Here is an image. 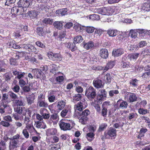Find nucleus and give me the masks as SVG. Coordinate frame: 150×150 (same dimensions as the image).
Returning a JSON list of instances; mask_svg holds the SVG:
<instances>
[{
    "label": "nucleus",
    "instance_id": "obj_35",
    "mask_svg": "<svg viewBox=\"0 0 150 150\" xmlns=\"http://www.w3.org/2000/svg\"><path fill=\"white\" fill-rule=\"evenodd\" d=\"M104 97L103 96H102L100 94H98L97 95H96V97L95 99L93 101H94L95 103H98L99 101V103L100 102V101H102L103 100Z\"/></svg>",
    "mask_w": 150,
    "mask_h": 150
},
{
    "label": "nucleus",
    "instance_id": "obj_53",
    "mask_svg": "<svg viewBox=\"0 0 150 150\" xmlns=\"http://www.w3.org/2000/svg\"><path fill=\"white\" fill-rule=\"evenodd\" d=\"M94 134L93 132H90L87 133V138L88 140H92L94 138Z\"/></svg>",
    "mask_w": 150,
    "mask_h": 150
},
{
    "label": "nucleus",
    "instance_id": "obj_63",
    "mask_svg": "<svg viewBox=\"0 0 150 150\" xmlns=\"http://www.w3.org/2000/svg\"><path fill=\"white\" fill-rule=\"evenodd\" d=\"M94 30L93 27H88L86 28V31L88 33H91L93 32Z\"/></svg>",
    "mask_w": 150,
    "mask_h": 150
},
{
    "label": "nucleus",
    "instance_id": "obj_51",
    "mask_svg": "<svg viewBox=\"0 0 150 150\" xmlns=\"http://www.w3.org/2000/svg\"><path fill=\"white\" fill-rule=\"evenodd\" d=\"M137 114L136 113L132 112L129 113L128 118L129 120H131L134 118H137Z\"/></svg>",
    "mask_w": 150,
    "mask_h": 150
},
{
    "label": "nucleus",
    "instance_id": "obj_54",
    "mask_svg": "<svg viewBox=\"0 0 150 150\" xmlns=\"http://www.w3.org/2000/svg\"><path fill=\"white\" fill-rule=\"evenodd\" d=\"M138 112L139 114L145 115L148 113V110L146 109H144L143 108H140L138 110Z\"/></svg>",
    "mask_w": 150,
    "mask_h": 150
},
{
    "label": "nucleus",
    "instance_id": "obj_30",
    "mask_svg": "<svg viewBox=\"0 0 150 150\" xmlns=\"http://www.w3.org/2000/svg\"><path fill=\"white\" fill-rule=\"evenodd\" d=\"M24 109H25V107L17 106L14 108V111L17 113L24 115L25 114L24 113H23V111Z\"/></svg>",
    "mask_w": 150,
    "mask_h": 150
},
{
    "label": "nucleus",
    "instance_id": "obj_40",
    "mask_svg": "<svg viewBox=\"0 0 150 150\" xmlns=\"http://www.w3.org/2000/svg\"><path fill=\"white\" fill-rule=\"evenodd\" d=\"M89 18L92 20H98L100 18L99 15L96 14H93L89 15Z\"/></svg>",
    "mask_w": 150,
    "mask_h": 150
},
{
    "label": "nucleus",
    "instance_id": "obj_48",
    "mask_svg": "<svg viewBox=\"0 0 150 150\" xmlns=\"http://www.w3.org/2000/svg\"><path fill=\"white\" fill-rule=\"evenodd\" d=\"M43 28L42 27H38L36 29V32L40 36H43V34L44 33Z\"/></svg>",
    "mask_w": 150,
    "mask_h": 150
},
{
    "label": "nucleus",
    "instance_id": "obj_29",
    "mask_svg": "<svg viewBox=\"0 0 150 150\" xmlns=\"http://www.w3.org/2000/svg\"><path fill=\"white\" fill-rule=\"evenodd\" d=\"M67 47L72 52H73L76 50V47L75 43L69 42L67 43Z\"/></svg>",
    "mask_w": 150,
    "mask_h": 150
},
{
    "label": "nucleus",
    "instance_id": "obj_57",
    "mask_svg": "<svg viewBox=\"0 0 150 150\" xmlns=\"http://www.w3.org/2000/svg\"><path fill=\"white\" fill-rule=\"evenodd\" d=\"M19 79V84L21 87H23L26 84L25 81L23 78L18 79Z\"/></svg>",
    "mask_w": 150,
    "mask_h": 150
},
{
    "label": "nucleus",
    "instance_id": "obj_34",
    "mask_svg": "<svg viewBox=\"0 0 150 150\" xmlns=\"http://www.w3.org/2000/svg\"><path fill=\"white\" fill-rule=\"evenodd\" d=\"M12 115L13 117L16 120H21L23 117V115H22L17 112L13 113Z\"/></svg>",
    "mask_w": 150,
    "mask_h": 150
},
{
    "label": "nucleus",
    "instance_id": "obj_21",
    "mask_svg": "<svg viewBox=\"0 0 150 150\" xmlns=\"http://www.w3.org/2000/svg\"><path fill=\"white\" fill-rule=\"evenodd\" d=\"M118 31L115 29H109L107 31V34L110 37H113L117 35Z\"/></svg>",
    "mask_w": 150,
    "mask_h": 150
},
{
    "label": "nucleus",
    "instance_id": "obj_10",
    "mask_svg": "<svg viewBox=\"0 0 150 150\" xmlns=\"http://www.w3.org/2000/svg\"><path fill=\"white\" fill-rule=\"evenodd\" d=\"M110 102L105 101L104 102L102 105V108L101 111V115L104 117L106 116L107 110V108L108 106L110 105Z\"/></svg>",
    "mask_w": 150,
    "mask_h": 150
},
{
    "label": "nucleus",
    "instance_id": "obj_62",
    "mask_svg": "<svg viewBox=\"0 0 150 150\" xmlns=\"http://www.w3.org/2000/svg\"><path fill=\"white\" fill-rule=\"evenodd\" d=\"M137 30V32H138L139 33L142 34L144 33V34H148L149 31L148 30H145L143 29H138Z\"/></svg>",
    "mask_w": 150,
    "mask_h": 150
},
{
    "label": "nucleus",
    "instance_id": "obj_37",
    "mask_svg": "<svg viewBox=\"0 0 150 150\" xmlns=\"http://www.w3.org/2000/svg\"><path fill=\"white\" fill-rule=\"evenodd\" d=\"M38 103H39V106L41 107H47L48 105V103L45 101V99L40 100L38 101Z\"/></svg>",
    "mask_w": 150,
    "mask_h": 150
},
{
    "label": "nucleus",
    "instance_id": "obj_59",
    "mask_svg": "<svg viewBox=\"0 0 150 150\" xmlns=\"http://www.w3.org/2000/svg\"><path fill=\"white\" fill-rule=\"evenodd\" d=\"M18 28L22 32L28 31V26L21 25L19 26Z\"/></svg>",
    "mask_w": 150,
    "mask_h": 150
},
{
    "label": "nucleus",
    "instance_id": "obj_41",
    "mask_svg": "<svg viewBox=\"0 0 150 150\" xmlns=\"http://www.w3.org/2000/svg\"><path fill=\"white\" fill-rule=\"evenodd\" d=\"M57 133V130L55 129H48L47 133V135H54Z\"/></svg>",
    "mask_w": 150,
    "mask_h": 150
},
{
    "label": "nucleus",
    "instance_id": "obj_49",
    "mask_svg": "<svg viewBox=\"0 0 150 150\" xmlns=\"http://www.w3.org/2000/svg\"><path fill=\"white\" fill-rule=\"evenodd\" d=\"M43 22L46 24L51 25L53 22V19L50 18H45L42 21Z\"/></svg>",
    "mask_w": 150,
    "mask_h": 150
},
{
    "label": "nucleus",
    "instance_id": "obj_45",
    "mask_svg": "<svg viewBox=\"0 0 150 150\" xmlns=\"http://www.w3.org/2000/svg\"><path fill=\"white\" fill-rule=\"evenodd\" d=\"M138 80L136 79H132L130 81L129 83L131 85L136 88L138 86Z\"/></svg>",
    "mask_w": 150,
    "mask_h": 150
},
{
    "label": "nucleus",
    "instance_id": "obj_31",
    "mask_svg": "<svg viewBox=\"0 0 150 150\" xmlns=\"http://www.w3.org/2000/svg\"><path fill=\"white\" fill-rule=\"evenodd\" d=\"M31 127L30 125H28V126H26L25 128L23 129V134L25 137L26 138L28 139L29 137V134L27 131V129H30Z\"/></svg>",
    "mask_w": 150,
    "mask_h": 150
},
{
    "label": "nucleus",
    "instance_id": "obj_25",
    "mask_svg": "<svg viewBox=\"0 0 150 150\" xmlns=\"http://www.w3.org/2000/svg\"><path fill=\"white\" fill-rule=\"evenodd\" d=\"M115 63L116 62L115 60L109 62L104 67V71H106L109 69L112 68L115 65Z\"/></svg>",
    "mask_w": 150,
    "mask_h": 150
},
{
    "label": "nucleus",
    "instance_id": "obj_15",
    "mask_svg": "<svg viewBox=\"0 0 150 150\" xmlns=\"http://www.w3.org/2000/svg\"><path fill=\"white\" fill-rule=\"evenodd\" d=\"M99 55L103 59L107 58L109 55L108 50L105 48L100 49L99 51Z\"/></svg>",
    "mask_w": 150,
    "mask_h": 150
},
{
    "label": "nucleus",
    "instance_id": "obj_5",
    "mask_svg": "<svg viewBox=\"0 0 150 150\" xmlns=\"http://www.w3.org/2000/svg\"><path fill=\"white\" fill-rule=\"evenodd\" d=\"M47 55L49 58L53 61H60L62 59V56L59 53H53L52 52H49L47 53Z\"/></svg>",
    "mask_w": 150,
    "mask_h": 150
},
{
    "label": "nucleus",
    "instance_id": "obj_52",
    "mask_svg": "<svg viewBox=\"0 0 150 150\" xmlns=\"http://www.w3.org/2000/svg\"><path fill=\"white\" fill-rule=\"evenodd\" d=\"M111 77L110 74L108 73L104 76V79L106 81L110 82L111 81Z\"/></svg>",
    "mask_w": 150,
    "mask_h": 150
},
{
    "label": "nucleus",
    "instance_id": "obj_14",
    "mask_svg": "<svg viewBox=\"0 0 150 150\" xmlns=\"http://www.w3.org/2000/svg\"><path fill=\"white\" fill-rule=\"evenodd\" d=\"M56 92L53 90H51L48 91L47 97L50 102H54L56 100L55 96L54 95Z\"/></svg>",
    "mask_w": 150,
    "mask_h": 150
},
{
    "label": "nucleus",
    "instance_id": "obj_47",
    "mask_svg": "<svg viewBox=\"0 0 150 150\" xmlns=\"http://www.w3.org/2000/svg\"><path fill=\"white\" fill-rule=\"evenodd\" d=\"M39 11H41L42 10L44 11H48L49 8L47 6H45L43 5H40L38 6Z\"/></svg>",
    "mask_w": 150,
    "mask_h": 150
},
{
    "label": "nucleus",
    "instance_id": "obj_42",
    "mask_svg": "<svg viewBox=\"0 0 150 150\" xmlns=\"http://www.w3.org/2000/svg\"><path fill=\"white\" fill-rule=\"evenodd\" d=\"M83 40V38L81 35H77L74 38V41L77 43L81 42Z\"/></svg>",
    "mask_w": 150,
    "mask_h": 150
},
{
    "label": "nucleus",
    "instance_id": "obj_38",
    "mask_svg": "<svg viewBox=\"0 0 150 150\" xmlns=\"http://www.w3.org/2000/svg\"><path fill=\"white\" fill-rule=\"evenodd\" d=\"M143 8L146 11H149L150 10V3L147 1L143 5Z\"/></svg>",
    "mask_w": 150,
    "mask_h": 150
},
{
    "label": "nucleus",
    "instance_id": "obj_16",
    "mask_svg": "<svg viewBox=\"0 0 150 150\" xmlns=\"http://www.w3.org/2000/svg\"><path fill=\"white\" fill-rule=\"evenodd\" d=\"M12 73L13 75L16 76L15 79H17L23 78L26 74L25 73L21 72V71H17L16 70H13Z\"/></svg>",
    "mask_w": 150,
    "mask_h": 150
},
{
    "label": "nucleus",
    "instance_id": "obj_26",
    "mask_svg": "<svg viewBox=\"0 0 150 150\" xmlns=\"http://www.w3.org/2000/svg\"><path fill=\"white\" fill-rule=\"evenodd\" d=\"M111 9L110 7H103L99 9V12L102 15H106L107 13H109Z\"/></svg>",
    "mask_w": 150,
    "mask_h": 150
},
{
    "label": "nucleus",
    "instance_id": "obj_7",
    "mask_svg": "<svg viewBox=\"0 0 150 150\" xmlns=\"http://www.w3.org/2000/svg\"><path fill=\"white\" fill-rule=\"evenodd\" d=\"M105 132L106 136L109 139L110 137H113L115 138L116 136V130L115 129L112 127H110L107 130L105 131Z\"/></svg>",
    "mask_w": 150,
    "mask_h": 150
},
{
    "label": "nucleus",
    "instance_id": "obj_9",
    "mask_svg": "<svg viewBox=\"0 0 150 150\" xmlns=\"http://www.w3.org/2000/svg\"><path fill=\"white\" fill-rule=\"evenodd\" d=\"M128 103L126 101H124L122 99H119L117 102V104L115 105L117 107V109H125L128 107Z\"/></svg>",
    "mask_w": 150,
    "mask_h": 150
},
{
    "label": "nucleus",
    "instance_id": "obj_6",
    "mask_svg": "<svg viewBox=\"0 0 150 150\" xmlns=\"http://www.w3.org/2000/svg\"><path fill=\"white\" fill-rule=\"evenodd\" d=\"M61 129L64 131L70 130L72 127L70 124L67 122L65 120H62L59 122Z\"/></svg>",
    "mask_w": 150,
    "mask_h": 150
},
{
    "label": "nucleus",
    "instance_id": "obj_13",
    "mask_svg": "<svg viewBox=\"0 0 150 150\" xmlns=\"http://www.w3.org/2000/svg\"><path fill=\"white\" fill-rule=\"evenodd\" d=\"M124 53V50L122 48H119L115 49L112 51V56L114 57H117L121 56Z\"/></svg>",
    "mask_w": 150,
    "mask_h": 150
},
{
    "label": "nucleus",
    "instance_id": "obj_32",
    "mask_svg": "<svg viewBox=\"0 0 150 150\" xmlns=\"http://www.w3.org/2000/svg\"><path fill=\"white\" fill-rule=\"evenodd\" d=\"M70 112V110L68 108H65L64 109H62L60 113V115L62 117H64L68 114H69Z\"/></svg>",
    "mask_w": 150,
    "mask_h": 150
},
{
    "label": "nucleus",
    "instance_id": "obj_3",
    "mask_svg": "<svg viewBox=\"0 0 150 150\" xmlns=\"http://www.w3.org/2000/svg\"><path fill=\"white\" fill-rule=\"evenodd\" d=\"M90 114V111L87 109H86L83 111L82 112H79V122L82 124H85V122L88 119V116Z\"/></svg>",
    "mask_w": 150,
    "mask_h": 150
},
{
    "label": "nucleus",
    "instance_id": "obj_39",
    "mask_svg": "<svg viewBox=\"0 0 150 150\" xmlns=\"http://www.w3.org/2000/svg\"><path fill=\"white\" fill-rule=\"evenodd\" d=\"M15 102L17 106H24L25 105V104L23 100H16Z\"/></svg>",
    "mask_w": 150,
    "mask_h": 150
},
{
    "label": "nucleus",
    "instance_id": "obj_61",
    "mask_svg": "<svg viewBox=\"0 0 150 150\" xmlns=\"http://www.w3.org/2000/svg\"><path fill=\"white\" fill-rule=\"evenodd\" d=\"M6 102L7 101H6V100L2 99L1 100V103L0 104L1 106L4 108H6L7 106V105L6 103Z\"/></svg>",
    "mask_w": 150,
    "mask_h": 150
},
{
    "label": "nucleus",
    "instance_id": "obj_23",
    "mask_svg": "<svg viewBox=\"0 0 150 150\" xmlns=\"http://www.w3.org/2000/svg\"><path fill=\"white\" fill-rule=\"evenodd\" d=\"M68 10L67 8H63L56 11V14L57 16H63L67 14Z\"/></svg>",
    "mask_w": 150,
    "mask_h": 150
},
{
    "label": "nucleus",
    "instance_id": "obj_44",
    "mask_svg": "<svg viewBox=\"0 0 150 150\" xmlns=\"http://www.w3.org/2000/svg\"><path fill=\"white\" fill-rule=\"evenodd\" d=\"M12 76V74L9 72L6 73L4 75L5 79L7 81L11 80Z\"/></svg>",
    "mask_w": 150,
    "mask_h": 150
},
{
    "label": "nucleus",
    "instance_id": "obj_58",
    "mask_svg": "<svg viewBox=\"0 0 150 150\" xmlns=\"http://www.w3.org/2000/svg\"><path fill=\"white\" fill-rule=\"evenodd\" d=\"M146 44L147 43L146 41H142L138 44L137 45V46L138 47H142L146 46Z\"/></svg>",
    "mask_w": 150,
    "mask_h": 150
},
{
    "label": "nucleus",
    "instance_id": "obj_24",
    "mask_svg": "<svg viewBox=\"0 0 150 150\" xmlns=\"http://www.w3.org/2000/svg\"><path fill=\"white\" fill-rule=\"evenodd\" d=\"M139 53H133L129 54L126 58L129 60L130 61L132 60H136L137 59L139 55Z\"/></svg>",
    "mask_w": 150,
    "mask_h": 150
},
{
    "label": "nucleus",
    "instance_id": "obj_43",
    "mask_svg": "<svg viewBox=\"0 0 150 150\" xmlns=\"http://www.w3.org/2000/svg\"><path fill=\"white\" fill-rule=\"evenodd\" d=\"M66 35V34L65 32L64 31H62L60 32L59 37V40L62 41H64Z\"/></svg>",
    "mask_w": 150,
    "mask_h": 150
},
{
    "label": "nucleus",
    "instance_id": "obj_46",
    "mask_svg": "<svg viewBox=\"0 0 150 150\" xmlns=\"http://www.w3.org/2000/svg\"><path fill=\"white\" fill-rule=\"evenodd\" d=\"M91 69L93 70L96 71L104 70V67L99 65H93L91 67Z\"/></svg>",
    "mask_w": 150,
    "mask_h": 150
},
{
    "label": "nucleus",
    "instance_id": "obj_2",
    "mask_svg": "<svg viewBox=\"0 0 150 150\" xmlns=\"http://www.w3.org/2000/svg\"><path fill=\"white\" fill-rule=\"evenodd\" d=\"M32 4V0H20L18 3V6L21 8V11L18 15H22L23 12H24L23 8L28 7Z\"/></svg>",
    "mask_w": 150,
    "mask_h": 150
},
{
    "label": "nucleus",
    "instance_id": "obj_56",
    "mask_svg": "<svg viewBox=\"0 0 150 150\" xmlns=\"http://www.w3.org/2000/svg\"><path fill=\"white\" fill-rule=\"evenodd\" d=\"M81 98V94H76L74 96V100L76 101H78L80 100Z\"/></svg>",
    "mask_w": 150,
    "mask_h": 150
},
{
    "label": "nucleus",
    "instance_id": "obj_4",
    "mask_svg": "<svg viewBox=\"0 0 150 150\" xmlns=\"http://www.w3.org/2000/svg\"><path fill=\"white\" fill-rule=\"evenodd\" d=\"M31 72L35 78L41 80H44L45 79V74L40 69L36 68L33 69L32 70Z\"/></svg>",
    "mask_w": 150,
    "mask_h": 150
},
{
    "label": "nucleus",
    "instance_id": "obj_27",
    "mask_svg": "<svg viewBox=\"0 0 150 150\" xmlns=\"http://www.w3.org/2000/svg\"><path fill=\"white\" fill-rule=\"evenodd\" d=\"M63 22L62 21H55L54 22L53 25L55 28L61 30L63 26Z\"/></svg>",
    "mask_w": 150,
    "mask_h": 150
},
{
    "label": "nucleus",
    "instance_id": "obj_12",
    "mask_svg": "<svg viewBox=\"0 0 150 150\" xmlns=\"http://www.w3.org/2000/svg\"><path fill=\"white\" fill-rule=\"evenodd\" d=\"M93 84L94 86L97 88H103L104 86V84L103 81L98 79L94 80Z\"/></svg>",
    "mask_w": 150,
    "mask_h": 150
},
{
    "label": "nucleus",
    "instance_id": "obj_1",
    "mask_svg": "<svg viewBox=\"0 0 150 150\" xmlns=\"http://www.w3.org/2000/svg\"><path fill=\"white\" fill-rule=\"evenodd\" d=\"M85 95L90 100L93 101L96 96V90L91 86L87 88Z\"/></svg>",
    "mask_w": 150,
    "mask_h": 150
},
{
    "label": "nucleus",
    "instance_id": "obj_64",
    "mask_svg": "<svg viewBox=\"0 0 150 150\" xmlns=\"http://www.w3.org/2000/svg\"><path fill=\"white\" fill-rule=\"evenodd\" d=\"M124 37L121 34L118 35L116 38V40L119 41H122L124 40Z\"/></svg>",
    "mask_w": 150,
    "mask_h": 150
},
{
    "label": "nucleus",
    "instance_id": "obj_33",
    "mask_svg": "<svg viewBox=\"0 0 150 150\" xmlns=\"http://www.w3.org/2000/svg\"><path fill=\"white\" fill-rule=\"evenodd\" d=\"M8 95L13 101H15L18 98L17 95L12 91H9L8 92Z\"/></svg>",
    "mask_w": 150,
    "mask_h": 150
},
{
    "label": "nucleus",
    "instance_id": "obj_22",
    "mask_svg": "<svg viewBox=\"0 0 150 150\" xmlns=\"http://www.w3.org/2000/svg\"><path fill=\"white\" fill-rule=\"evenodd\" d=\"M27 14L31 19H33L37 18L38 12L35 10H32L28 11Z\"/></svg>",
    "mask_w": 150,
    "mask_h": 150
},
{
    "label": "nucleus",
    "instance_id": "obj_19",
    "mask_svg": "<svg viewBox=\"0 0 150 150\" xmlns=\"http://www.w3.org/2000/svg\"><path fill=\"white\" fill-rule=\"evenodd\" d=\"M126 56H124L122 57L121 65L123 68L127 69L130 67L131 64L129 62H125V61L126 60Z\"/></svg>",
    "mask_w": 150,
    "mask_h": 150
},
{
    "label": "nucleus",
    "instance_id": "obj_55",
    "mask_svg": "<svg viewBox=\"0 0 150 150\" xmlns=\"http://www.w3.org/2000/svg\"><path fill=\"white\" fill-rule=\"evenodd\" d=\"M118 93L119 91L117 90H111L109 92V96L110 97L113 96L114 94H117Z\"/></svg>",
    "mask_w": 150,
    "mask_h": 150
},
{
    "label": "nucleus",
    "instance_id": "obj_20",
    "mask_svg": "<svg viewBox=\"0 0 150 150\" xmlns=\"http://www.w3.org/2000/svg\"><path fill=\"white\" fill-rule=\"evenodd\" d=\"M66 102L64 101L61 100L59 101L55 106L56 109L57 110H61L63 109L65 105Z\"/></svg>",
    "mask_w": 150,
    "mask_h": 150
},
{
    "label": "nucleus",
    "instance_id": "obj_8",
    "mask_svg": "<svg viewBox=\"0 0 150 150\" xmlns=\"http://www.w3.org/2000/svg\"><path fill=\"white\" fill-rule=\"evenodd\" d=\"M125 98H128V101L129 103H132L137 101V97L135 93L126 92L125 94Z\"/></svg>",
    "mask_w": 150,
    "mask_h": 150
},
{
    "label": "nucleus",
    "instance_id": "obj_11",
    "mask_svg": "<svg viewBox=\"0 0 150 150\" xmlns=\"http://www.w3.org/2000/svg\"><path fill=\"white\" fill-rule=\"evenodd\" d=\"M87 106V103L83 101L82 102H79L76 105H75L74 108L76 110L81 111L86 108Z\"/></svg>",
    "mask_w": 150,
    "mask_h": 150
},
{
    "label": "nucleus",
    "instance_id": "obj_28",
    "mask_svg": "<svg viewBox=\"0 0 150 150\" xmlns=\"http://www.w3.org/2000/svg\"><path fill=\"white\" fill-rule=\"evenodd\" d=\"M27 103L29 105H31L34 102L35 99V96L33 94L28 96L26 97Z\"/></svg>",
    "mask_w": 150,
    "mask_h": 150
},
{
    "label": "nucleus",
    "instance_id": "obj_18",
    "mask_svg": "<svg viewBox=\"0 0 150 150\" xmlns=\"http://www.w3.org/2000/svg\"><path fill=\"white\" fill-rule=\"evenodd\" d=\"M9 143V149L10 150H12L13 149L18 147V140H12Z\"/></svg>",
    "mask_w": 150,
    "mask_h": 150
},
{
    "label": "nucleus",
    "instance_id": "obj_50",
    "mask_svg": "<svg viewBox=\"0 0 150 150\" xmlns=\"http://www.w3.org/2000/svg\"><path fill=\"white\" fill-rule=\"evenodd\" d=\"M31 45L29 44H23L21 45V47L25 49L26 50L29 51L31 46Z\"/></svg>",
    "mask_w": 150,
    "mask_h": 150
},
{
    "label": "nucleus",
    "instance_id": "obj_36",
    "mask_svg": "<svg viewBox=\"0 0 150 150\" xmlns=\"http://www.w3.org/2000/svg\"><path fill=\"white\" fill-rule=\"evenodd\" d=\"M137 30H130L129 33V36H131L132 38L135 39L137 36Z\"/></svg>",
    "mask_w": 150,
    "mask_h": 150
},
{
    "label": "nucleus",
    "instance_id": "obj_60",
    "mask_svg": "<svg viewBox=\"0 0 150 150\" xmlns=\"http://www.w3.org/2000/svg\"><path fill=\"white\" fill-rule=\"evenodd\" d=\"M56 80L57 83L60 84L64 81V77L62 76H59L56 78Z\"/></svg>",
    "mask_w": 150,
    "mask_h": 150
},
{
    "label": "nucleus",
    "instance_id": "obj_17",
    "mask_svg": "<svg viewBox=\"0 0 150 150\" xmlns=\"http://www.w3.org/2000/svg\"><path fill=\"white\" fill-rule=\"evenodd\" d=\"M81 45L85 49L88 50L93 48L94 46V44L93 41H90L87 43L83 42Z\"/></svg>",
    "mask_w": 150,
    "mask_h": 150
}]
</instances>
